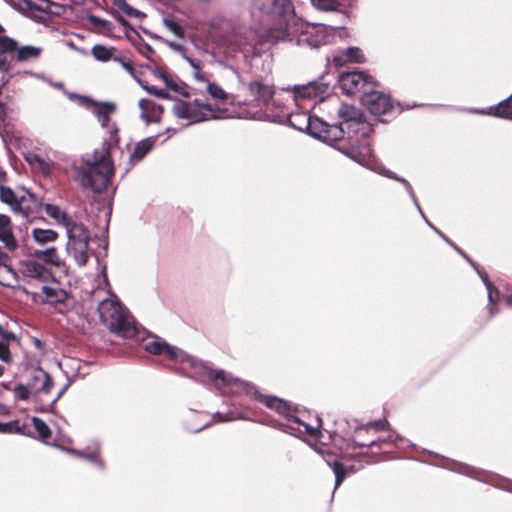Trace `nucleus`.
Wrapping results in <instances>:
<instances>
[{
	"label": "nucleus",
	"instance_id": "f257e3e1",
	"mask_svg": "<svg viewBox=\"0 0 512 512\" xmlns=\"http://www.w3.org/2000/svg\"><path fill=\"white\" fill-rule=\"evenodd\" d=\"M184 59L192 68V77L196 82V94L206 92L210 101L195 99L193 101H178L173 106V113L177 118L188 120L190 123H199L208 120L226 119L232 117L227 105L230 95L220 85L210 80L209 74L203 70L200 60L184 55Z\"/></svg>",
	"mask_w": 512,
	"mask_h": 512
},
{
	"label": "nucleus",
	"instance_id": "f03ea898",
	"mask_svg": "<svg viewBox=\"0 0 512 512\" xmlns=\"http://www.w3.org/2000/svg\"><path fill=\"white\" fill-rule=\"evenodd\" d=\"M254 6L271 21L266 38L272 42L285 41L291 28L303 26L296 17L291 0H254Z\"/></svg>",
	"mask_w": 512,
	"mask_h": 512
},
{
	"label": "nucleus",
	"instance_id": "7ed1b4c3",
	"mask_svg": "<svg viewBox=\"0 0 512 512\" xmlns=\"http://www.w3.org/2000/svg\"><path fill=\"white\" fill-rule=\"evenodd\" d=\"M73 179L84 189L100 193L108 186L113 175V162H80L74 165Z\"/></svg>",
	"mask_w": 512,
	"mask_h": 512
},
{
	"label": "nucleus",
	"instance_id": "20e7f679",
	"mask_svg": "<svg viewBox=\"0 0 512 512\" xmlns=\"http://www.w3.org/2000/svg\"><path fill=\"white\" fill-rule=\"evenodd\" d=\"M300 23L303 26L299 25L291 28L290 32L294 31V34L290 35L286 40L296 39L298 45H308L317 48L333 41L335 36L343 37L346 35V32L341 28L323 24L307 25L301 21Z\"/></svg>",
	"mask_w": 512,
	"mask_h": 512
},
{
	"label": "nucleus",
	"instance_id": "39448f33",
	"mask_svg": "<svg viewBox=\"0 0 512 512\" xmlns=\"http://www.w3.org/2000/svg\"><path fill=\"white\" fill-rule=\"evenodd\" d=\"M98 312L103 324L113 333L129 336L133 333L127 310L118 299H104L98 305Z\"/></svg>",
	"mask_w": 512,
	"mask_h": 512
},
{
	"label": "nucleus",
	"instance_id": "423d86ee",
	"mask_svg": "<svg viewBox=\"0 0 512 512\" xmlns=\"http://www.w3.org/2000/svg\"><path fill=\"white\" fill-rule=\"evenodd\" d=\"M0 201L9 205L15 214H20L26 219L34 217L42 205L35 194L28 190L14 191L3 185L0 186Z\"/></svg>",
	"mask_w": 512,
	"mask_h": 512
},
{
	"label": "nucleus",
	"instance_id": "0eeeda50",
	"mask_svg": "<svg viewBox=\"0 0 512 512\" xmlns=\"http://www.w3.org/2000/svg\"><path fill=\"white\" fill-rule=\"evenodd\" d=\"M261 403H263L268 408L275 410L280 415H283L287 418L288 422L297 424L299 427H288V429L292 431H298V432H304L312 437H318L320 435V430L316 427H312L302 421L299 420V418L295 415L290 414V407L287 402L284 400L269 396V395H260L257 398Z\"/></svg>",
	"mask_w": 512,
	"mask_h": 512
},
{
	"label": "nucleus",
	"instance_id": "6e6552de",
	"mask_svg": "<svg viewBox=\"0 0 512 512\" xmlns=\"http://www.w3.org/2000/svg\"><path fill=\"white\" fill-rule=\"evenodd\" d=\"M338 82L341 90L347 95L368 91L376 86V81L372 76L359 71L342 73Z\"/></svg>",
	"mask_w": 512,
	"mask_h": 512
},
{
	"label": "nucleus",
	"instance_id": "1a4fd4ad",
	"mask_svg": "<svg viewBox=\"0 0 512 512\" xmlns=\"http://www.w3.org/2000/svg\"><path fill=\"white\" fill-rule=\"evenodd\" d=\"M307 132L326 143H332L341 140L344 136V130L338 125H328L317 117H311Z\"/></svg>",
	"mask_w": 512,
	"mask_h": 512
},
{
	"label": "nucleus",
	"instance_id": "9d476101",
	"mask_svg": "<svg viewBox=\"0 0 512 512\" xmlns=\"http://www.w3.org/2000/svg\"><path fill=\"white\" fill-rule=\"evenodd\" d=\"M91 54L100 62L115 61L120 63L123 69L134 77V67L131 60L116 48L97 44L92 47Z\"/></svg>",
	"mask_w": 512,
	"mask_h": 512
},
{
	"label": "nucleus",
	"instance_id": "9b49d317",
	"mask_svg": "<svg viewBox=\"0 0 512 512\" xmlns=\"http://www.w3.org/2000/svg\"><path fill=\"white\" fill-rule=\"evenodd\" d=\"M145 351L153 355H164L170 360L184 361L187 357L184 352L178 348L169 345L167 342L157 338L145 344Z\"/></svg>",
	"mask_w": 512,
	"mask_h": 512
},
{
	"label": "nucleus",
	"instance_id": "f8f14e48",
	"mask_svg": "<svg viewBox=\"0 0 512 512\" xmlns=\"http://www.w3.org/2000/svg\"><path fill=\"white\" fill-rule=\"evenodd\" d=\"M365 93L363 102L372 114L383 115L391 110L392 104L388 96L378 91Z\"/></svg>",
	"mask_w": 512,
	"mask_h": 512
},
{
	"label": "nucleus",
	"instance_id": "ddd939ff",
	"mask_svg": "<svg viewBox=\"0 0 512 512\" xmlns=\"http://www.w3.org/2000/svg\"><path fill=\"white\" fill-rule=\"evenodd\" d=\"M27 384L33 394H49L53 387L51 376L41 368L31 371Z\"/></svg>",
	"mask_w": 512,
	"mask_h": 512
},
{
	"label": "nucleus",
	"instance_id": "4468645a",
	"mask_svg": "<svg viewBox=\"0 0 512 512\" xmlns=\"http://www.w3.org/2000/svg\"><path fill=\"white\" fill-rule=\"evenodd\" d=\"M49 8L50 3L46 0H22L19 4L20 11L36 21L45 19L49 13Z\"/></svg>",
	"mask_w": 512,
	"mask_h": 512
},
{
	"label": "nucleus",
	"instance_id": "2eb2a0df",
	"mask_svg": "<svg viewBox=\"0 0 512 512\" xmlns=\"http://www.w3.org/2000/svg\"><path fill=\"white\" fill-rule=\"evenodd\" d=\"M327 86L322 83L311 82L307 85L295 86L292 90V98L299 105L301 100L312 99L323 95Z\"/></svg>",
	"mask_w": 512,
	"mask_h": 512
},
{
	"label": "nucleus",
	"instance_id": "dca6fc26",
	"mask_svg": "<svg viewBox=\"0 0 512 512\" xmlns=\"http://www.w3.org/2000/svg\"><path fill=\"white\" fill-rule=\"evenodd\" d=\"M21 272L24 277L41 282H47L52 273L36 260H25L21 263Z\"/></svg>",
	"mask_w": 512,
	"mask_h": 512
},
{
	"label": "nucleus",
	"instance_id": "f3484780",
	"mask_svg": "<svg viewBox=\"0 0 512 512\" xmlns=\"http://www.w3.org/2000/svg\"><path fill=\"white\" fill-rule=\"evenodd\" d=\"M153 75L160 79L164 84L166 89H158L154 86H145L144 88L151 94H154L158 97L167 98L168 97V90L172 91H178L179 90V84L176 83L174 80H172L167 74H165L161 70H154Z\"/></svg>",
	"mask_w": 512,
	"mask_h": 512
},
{
	"label": "nucleus",
	"instance_id": "a211bd4d",
	"mask_svg": "<svg viewBox=\"0 0 512 512\" xmlns=\"http://www.w3.org/2000/svg\"><path fill=\"white\" fill-rule=\"evenodd\" d=\"M89 241L67 242L66 251L71 255L77 265L85 266L88 262Z\"/></svg>",
	"mask_w": 512,
	"mask_h": 512
},
{
	"label": "nucleus",
	"instance_id": "6ab92c4d",
	"mask_svg": "<svg viewBox=\"0 0 512 512\" xmlns=\"http://www.w3.org/2000/svg\"><path fill=\"white\" fill-rule=\"evenodd\" d=\"M0 242L9 250L17 247V241L12 232V223L5 214H0Z\"/></svg>",
	"mask_w": 512,
	"mask_h": 512
},
{
	"label": "nucleus",
	"instance_id": "aec40b11",
	"mask_svg": "<svg viewBox=\"0 0 512 512\" xmlns=\"http://www.w3.org/2000/svg\"><path fill=\"white\" fill-rule=\"evenodd\" d=\"M365 57L362 51L357 47L348 48L345 51L337 53L333 58V63L338 66H344L347 63H362Z\"/></svg>",
	"mask_w": 512,
	"mask_h": 512
},
{
	"label": "nucleus",
	"instance_id": "412c9836",
	"mask_svg": "<svg viewBox=\"0 0 512 512\" xmlns=\"http://www.w3.org/2000/svg\"><path fill=\"white\" fill-rule=\"evenodd\" d=\"M139 107L141 109V118L147 123L158 122L163 113L162 107L150 100H140Z\"/></svg>",
	"mask_w": 512,
	"mask_h": 512
},
{
	"label": "nucleus",
	"instance_id": "4be33fe9",
	"mask_svg": "<svg viewBox=\"0 0 512 512\" xmlns=\"http://www.w3.org/2000/svg\"><path fill=\"white\" fill-rule=\"evenodd\" d=\"M248 88L251 95L263 103H267L274 95L273 86L262 81H252Z\"/></svg>",
	"mask_w": 512,
	"mask_h": 512
},
{
	"label": "nucleus",
	"instance_id": "5701e85b",
	"mask_svg": "<svg viewBox=\"0 0 512 512\" xmlns=\"http://www.w3.org/2000/svg\"><path fill=\"white\" fill-rule=\"evenodd\" d=\"M68 242L90 241V233L82 223L71 219L65 226Z\"/></svg>",
	"mask_w": 512,
	"mask_h": 512
},
{
	"label": "nucleus",
	"instance_id": "b1692460",
	"mask_svg": "<svg viewBox=\"0 0 512 512\" xmlns=\"http://www.w3.org/2000/svg\"><path fill=\"white\" fill-rule=\"evenodd\" d=\"M93 112L97 116L102 126H106L109 117L114 113L116 107L111 102H92Z\"/></svg>",
	"mask_w": 512,
	"mask_h": 512
},
{
	"label": "nucleus",
	"instance_id": "393cba45",
	"mask_svg": "<svg viewBox=\"0 0 512 512\" xmlns=\"http://www.w3.org/2000/svg\"><path fill=\"white\" fill-rule=\"evenodd\" d=\"M42 53V48L37 46H22L17 47L15 43V50L12 53V59L15 57L18 61H28L37 59Z\"/></svg>",
	"mask_w": 512,
	"mask_h": 512
},
{
	"label": "nucleus",
	"instance_id": "a878e982",
	"mask_svg": "<svg viewBox=\"0 0 512 512\" xmlns=\"http://www.w3.org/2000/svg\"><path fill=\"white\" fill-rule=\"evenodd\" d=\"M345 155L353 160H367L374 157L372 149L368 143L350 147Z\"/></svg>",
	"mask_w": 512,
	"mask_h": 512
},
{
	"label": "nucleus",
	"instance_id": "bb28decb",
	"mask_svg": "<svg viewBox=\"0 0 512 512\" xmlns=\"http://www.w3.org/2000/svg\"><path fill=\"white\" fill-rule=\"evenodd\" d=\"M34 256L46 264H50L56 267L61 265V259L55 247H50L45 250H36L34 252Z\"/></svg>",
	"mask_w": 512,
	"mask_h": 512
},
{
	"label": "nucleus",
	"instance_id": "cd10ccee",
	"mask_svg": "<svg viewBox=\"0 0 512 512\" xmlns=\"http://www.w3.org/2000/svg\"><path fill=\"white\" fill-rule=\"evenodd\" d=\"M42 293L45 296V300L48 303H64L67 299V293L62 289H55L49 286H42Z\"/></svg>",
	"mask_w": 512,
	"mask_h": 512
},
{
	"label": "nucleus",
	"instance_id": "c85d7f7f",
	"mask_svg": "<svg viewBox=\"0 0 512 512\" xmlns=\"http://www.w3.org/2000/svg\"><path fill=\"white\" fill-rule=\"evenodd\" d=\"M44 210L49 217L63 226L72 219L65 211L61 210L59 206L54 204H46Z\"/></svg>",
	"mask_w": 512,
	"mask_h": 512
},
{
	"label": "nucleus",
	"instance_id": "c756f323",
	"mask_svg": "<svg viewBox=\"0 0 512 512\" xmlns=\"http://www.w3.org/2000/svg\"><path fill=\"white\" fill-rule=\"evenodd\" d=\"M32 236L35 242L41 245H45L47 243L56 241L58 238V233L52 229L34 228L32 231Z\"/></svg>",
	"mask_w": 512,
	"mask_h": 512
},
{
	"label": "nucleus",
	"instance_id": "7c9ffc66",
	"mask_svg": "<svg viewBox=\"0 0 512 512\" xmlns=\"http://www.w3.org/2000/svg\"><path fill=\"white\" fill-rule=\"evenodd\" d=\"M153 146H154V141L152 138L143 139L134 144L132 152H131V157L133 159H138V160L142 159L145 156H147V154L153 148Z\"/></svg>",
	"mask_w": 512,
	"mask_h": 512
},
{
	"label": "nucleus",
	"instance_id": "2f4dec72",
	"mask_svg": "<svg viewBox=\"0 0 512 512\" xmlns=\"http://www.w3.org/2000/svg\"><path fill=\"white\" fill-rule=\"evenodd\" d=\"M328 465L332 468L335 474V489L338 488L348 475V469L338 460L331 462L327 460Z\"/></svg>",
	"mask_w": 512,
	"mask_h": 512
},
{
	"label": "nucleus",
	"instance_id": "473e14b6",
	"mask_svg": "<svg viewBox=\"0 0 512 512\" xmlns=\"http://www.w3.org/2000/svg\"><path fill=\"white\" fill-rule=\"evenodd\" d=\"M17 280L16 272L7 264L0 266V284L6 287H13Z\"/></svg>",
	"mask_w": 512,
	"mask_h": 512
},
{
	"label": "nucleus",
	"instance_id": "72a5a7b5",
	"mask_svg": "<svg viewBox=\"0 0 512 512\" xmlns=\"http://www.w3.org/2000/svg\"><path fill=\"white\" fill-rule=\"evenodd\" d=\"M338 114L345 122L357 121L361 116L356 107L347 104H344L339 108Z\"/></svg>",
	"mask_w": 512,
	"mask_h": 512
},
{
	"label": "nucleus",
	"instance_id": "f704fd0d",
	"mask_svg": "<svg viewBox=\"0 0 512 512\" xmlns=\"http://www.w3.org/2000/svg\"><path fill=\"white\" fill-rule=\"evenodd\" d=\"M492 113L498 117H512V95L502 101L498 106L491 108Z\"/></svg>",
	"mask_w": 512,
	"mask_h": 512
},
{
	"label": "nucleus",
	"instance_id": "c9c22d12",
	"mask_svg": "<svg viewBox=\"0 0 512 512\" xmlns=\"http://www.w3.org/2000/svg\"><path fill=\"white\" fill-rule=\"evenodd\" d=\"M31 421L36 432L38 433L39 439L47 440L51 437L52 432L48 425L42 419L38 417H32Z\"/></svg>",
	"mask_w": 512,
	"mask_h": 512
},
{
	"label": "nucleus",
	"instance_id": "e433bc0d",
	"mask_svg": "<svg viewBox=\"0 0 512 512\" xmlns=\"http://www.w3.org/2000/svg\"><path fill=\"white\" fill-rule=\"evenodd\" d=\"M311 116L306 113H296L291 115L290 123L296 129L303 131L308 129Z\"/></svg>",
	"mask_w": 512,
	"mask_h": 512
},
{
	"label": "nucleus",
	"instance_id": "4c0bfd02",
	"mask_svg": "<svg viewBox=\"0 0 512 512\" xmlns=\"http://www.w3.org/2000/svg\"><path fill=\"white\" fill-rule=\"evenodd\" d=\"M208 377L211 381L220 382L223 386H227L232 383V381H236L231 374L224 370L210 371Z\"/></svg>",
	"mask_w": 512,
	"mask_h": 512
},
{
	"label": "nucleus",
	"instance_id": "58836bf2",
	"mask_svg": "<svg viewBox=\"0 0 512 512\" xmlns=\"http://www.w3.org/2000/svg\"><path fill=\"white\" fill-rule=\"evenodd\" d=\"M26 425H20L18 420H13L10 422H2V433H17L28 435L29 433L26 431Z\"/></svg>",
	"mask_w": 512,
	"mask_h": 512
},
{
	"label": "nucleus",
	"instance_id": "ea45409f",
	"mask_svg": "<svg viewBox=\"0 0 512 512\" xmlns=\"http://www.w3.org/2000/svg\"><path fill=\"white\" fill-rule=\"evenodd\" d=\"M9 338H14V335L11 333H6L3 336L2 340L0 341V360H2L3 362H6V363L11 362V360H12L11 353H10V350L8 347V342H7V340Z\"/></svg>",
	"mask_w": 512,
	"mask_h": 512
},
{
	"label": "nucleus",
	"instance_id": "a19ab883",
	"mask_svg": "<svg viewBox=\"0 0 512 512\" xmlns=\"http://www.w3.org/2000/svg\"><path fill=\"white\" fill-rule=\"evenodd\" d=\"M111 157H113V148L107 142H103L94 152V160H108Z\"/></svg>",
	"mask_w": 512,
	"mask_h": 512
},
{
	"label": "nucleus",
	"instance_id": "79ce46f5",
	"mask_svg": "<svg viewBox=\"0 0 512 512\" xmlns=\"http://www.w3.org/2000/svg\"><path fill=\"white\" fill-rule=\"evenodd\" d=\"M386 425V420L372 421L365 425L359 426L355 432L357 435H360L362 432H368L370 429H373L375 431H381L385 429Z\"/></svg>",
	"mask_w": 512,
	"mask_h": 512
},
{
	"label": "nucleus",
	"instance_id": "37998d69",
	"mask_svg": "<svg viewBox=\"0 0 512 512\" xmlns=\"http://www.w3.org/2000/svg\"><path fill=\"white\" fill-rule=\"evenodd\" d=\"M360 163L363 164L367 169L372 170L380 175H383V176H386L389 178H394L393 173L390 170L386 169L382 165V162H360Z\"/></svg>",
	"mask_w": 512,
	"mask_h": 512
},
{
	"label": "nucleus",
	"instance_id": "c03bdc74",
	"mask_svg": "<svg viewBox=\"0 0 512 512\" xmlns=\"http://www.w3.org/2000/svg\"><path fill=\"white\" fill-rule=\"evenodd\" d=\"M163 25L171 31L176 37L178 38H184L185 33L182 27L176 23L172 18H164L163 19Z\"/></svg>",
	"mask_w": 512,
	"mask_h": 512
},
{
	"label": "nucleus",
	"instance_id": "a18cd8bd",
	"mask_svg": "<svg viewBox=\"0 0 512 512\" xmlns=\"http://www.w3.org/2000/svg\"><path fill=\"white\" fill-rule=\"evenodd\" d=\"M15 398L17 400H27L30 397V394L33 392L31 391L30 387L27 385L19 384L14 387L13 389Z\"/></svg>",
	"mask_w": 512,
	"mask_h": 512
},
{
	"label": "nucleus",
	"instance_id": "49530a36",
	"mask_svg": "<svg viewBox=\"0 0 512 512\" xmlns=\"http://www.w3.org/2000/svg\"><path fill=\"white\" fill-rule=\"evenodd\" d=\"M312 4L320 10H333L336 8V0H311Z\"/></svg>",
	"mask_w": 512,
	"mask_h": 512
},
{
	"label": "nucleus",
	"instance_id": "de8ad7c7",
	"mask_svg": "<svg viewBox=\"0 0 512 512\" xmlns=\"http://www.w3.org/2000/svg\"><path fill=\"white\" fill-rule=\"evenodd\" d=\"M243 40L245 41V43L242 42V39H237L236 42H237L239 49L247 54L251 51L252 47L255 45V39H254V37L253 38L245 37Z\"/></svg>",
	"mask_w": 512,
	"mask_h": 512
},
{
	"label": "nucleus",
	"instance_id": "09e8293b",
	"mask_svg": "<svg viewBox=\"0 0 512 512\" xmlns=\"http://www.w3.org/2000/svg\"><path fill=\"white\" fill-rule=\"evenodd\" d=\"M375 443H376L375 439H372L369 441H360V440L354 439L351 446H352V448H355L356 446L360 447V448H366V447H370V446L374 445Z\"/></svg>",
	"mask_w": 512,
	"mask_h": 512
},
{
	"label": "nucleus",
	"instance_id": "8fccbe9b",
	"mask_svg": "<svg viewBox=\"0 0 512 512\" xmlns=\"http://www.w3.org/2000/svg\"><path fill=\"white\" fill-rule=\"evenodd\" d=\"M487 289H488V299L491 306V314H494V294L498 295V291H494L490 283H486Z\"/></svg>",
	"mask_w": 512,
	"mask_h": 512
},
{
	"label": "nucleus",
	"instance_id": "3c124183",
	"mask_svg": "<svg viewBox=\"0 0 512 512\" xmlns=\"http://www.w3.org/2000/svg\"><path fill=\"white\" fill-rule=\"evenodd\" d=\"M89 22L95 27H106L107 21L96 16H90Z\"/></svg>",
	"mask_w": 512,
	"mask_h": 512
},
{
	"label": "nucleus",
	"instance_id": "603ef678",
	"mask_svg": "<svg viewBox=\"0 0 512 512\" xmlns=\"http://www.w3.org/2000/svg\"><path fill=\"white\" fill-rule=\"evenodd\" d=\"M168 46L171 49H173L174 51H177V52H183L184 51L183 46L178 44V43H175V42H168Z\"/></svg>",
	"mask_w": 512,
	"mask_h": 512
},
{
	"label": "nucleus",
	"instance_id": "864d4df0",
	"mask_svg": "<svg viewBox=\"0 0 512 512\" xmlns=\"http://www.w3.org/2000/svg\"><path fill=\"white\" fill-rule=\"evenodd\" d=\"M8 255L6 253L0 252V266H6L8 263Z\"/></svg>",
	"mask_w": 512,
	"mask_h": 512
},
{
	"label": "nucleus",
	"instance_id": "5fc2aeb1",
	"mask_svg": "<svg viewBox=\"0 0 512 512\" xmlns=\"http://www.w3.org/2000/svg\"><path fill=\"white\" fill-rule=\"evenodd\" d=\"M63 390H61L51 401L49 404L46 405L45 409L50 408L62 395Z\"/></svg>",
	"mask_w": 512,
	"mask_h": 512
},
{
	"label": "nucleus",
	"instance_id": "6e6d98bb",
	"mask_svg": "<svg viewBox=\"0 0 512 512\" xmlns=\"http://www.w3.org/2000/svg\"><path fill=\"white\" fill-rule=\"evenodd\" d=\"M39 164V167L40 169L44 172L46 169L49 168V164L50 162H44V161H41V162H37Z\"/></svg>",
	"mask_w": 512,
	"mask_h": 512
},
{
	"label": "nucleus",
	"instance_id": "4d7b16f0",
	"mask_svg": "<svg viewBox=\"0 0 512 512\" xmlns=\"http://www.w3.org/2000/svg\"><path fill=\"white\" fill-rule=\"evenodd\" d=\"M506 304L509 306V307H512V295L508 296L507 299H506Z\"/></svg>",
	"mask_w": 512,
	"mask_h": 512
},
{
	"label": "nucleus",
	"instance_id": "13d9d810",
	"mask_svg": "<svg viewBox=\"0 0 512 512\" xmlns=\"http://www.w3.org/2000/svg\"><path fill=\"white\" fill-rule=\"evenodd\" d=\"M83 1H84V0H71V2H72L73 4H76V5H79V4L83 3Z\"/></svg>",
	"mask_w": 512,
	"mask_h": 512
},
{
	"label": "nucleus",
	"instance_id": "bf43d9fd",
	"mask_svg": "<svg viewBox=\"0 0 512 512\" xmlns=\"http://www.w3.org/2000/svg\"><path fill=\"white\" fill-rule=\"evenodd\" d=\"M87 459L89 460H93L95 458V455L94 454H90V455H87L85 456Z\"/></svg>",
	"mask_w": 512,
	"mask_h": 512
},
{
	"label": "nucleus",
	"instance_id": "052dcab7",
	"mask_svg": "<svg viewBox=\"0 0 512 512\" xmlns=\"http://www.w3.org/2000/svg\"><path fill=\"white\" fill-rule=\"evenodd\" d=\"M5 178V173L4 172H0V181L4 180Z\"/></svg>",
	"mask_w": 512,
	"mask_h": 512
},
{
	"label": "nucleus",
	"instance_id": "680f3d73",
	"mask_svg": "<svg viewBox=\"0 0 512 512\" xmlns=\"http://www.w3.org/2000/svg\"><path fill=\"white\" fill-rule=\"evenodd\" d=\"M4 373V367L2 365H0V377L3 375Z\"/></svg>",
	"mask_w": 512,
	"mask_h": 512
},
{
	"label": "nucleus",
	"instance_id": "e2e57ef3",
	"mask_svg": "<svg viewBox=\"0 0 512 512\" xmlns=\"http://www.w3.org/2000/svg\"><path fill=\"white\" fill-rule=\"evenodd\" d=\"M54 86H55L56 88H59V89H60V88H62V86H63V85H62L61 83H56V84H54Z\"/></svg>",
	"mask_w": 512,
	"mask_h": 512
},
{
	"label": "nucleus",
	"instance_id": "0e129e2a",
	"mask_svg": "<svg viewBox=\"0 0 512 512\" xmlns=\"http://www.w3.org/2000/svg\"><path fill=\"white\" fill-rule=\"evenodd\" d=\"M3 429H2V422H0V433H2Z\"/></svg>",
	"mask_w": 512,
	"mask_h": 512
}]
</instances>
